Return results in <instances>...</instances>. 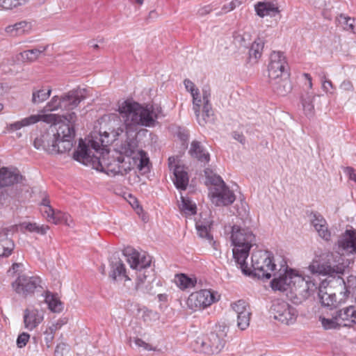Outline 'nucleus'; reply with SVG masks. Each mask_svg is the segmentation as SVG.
Masks as SVG:
<instances>
[{"instance_id": "nucleus-18", "label": "nucleus", "mask_w": 356, "mask_h": 356, "mask_svg": "<svg viewBox=\"0 0 356 356\" xmlns=\"http://www.w3.org/2000/svg\"><path fill=\"white\" fill-rule=\"evenodd\" d=\"M212 225L213 220L210 219V217L208 218L207 217L203 218L202 215L201 219L196 222L195 227L199 237L207 241L216 251H218L219 245L213 240V235L211 233V227Z\"/></svg>"}, {"instance_id": "nucleus-37", "label": "nucleus", "mask_w": 356, "mask_h": 356, "mask_svg": "<svg viewBox=\"0 0 356 356\" xmlns=\"http://www.w3.org/2000/svg\"><path fill=\"white\" fill-rule=\"evenodd\" d=\"M29 24H13L5 28V31L11 36H18L28 33L30 30Z\"/></svg>"}, {"instance_id": "nucleus-63", "label": "nucleus", "mask_w": 356, "mask_h": 356, "mask_svg": "<svg viewBox=\"0 0 356 356\" xmlns=\"http://www.w3.org/2000/svg\"><path fill=\"white\" fill-rule=\"evenodd\" d=\"M303 76L305 77V79L307 81L306 85L307 86L308 88L311 89L312 88V76H310V74H309L307 73H304L303 74Z\"/></svg>"}, {"instance_id": "nucleus-14", "label": "nucleus", "mask_w": 356, "mask_h": 356, "mask_svg": "<svg viewBox=\"0 0 356 356\" xmlns=\"http://www.w3.org/2000/svg\"><path fill=\"white\" fill-rule=\"evenodd\" d=\"M271 312L275 320L286 325L293 323L298 316L296 308L287 302L281 300H276L273 302Z\"/></svg>"}, {"instance_id": "nucleus-48", "label": "nucleus", "mask_w": 356, "mask_h": 356, "mask_svg": "<svg viewBox=\"0 0 356 356\" xmlns=\"http://www.w3.org/2000/svg\"><path fill=\"white\" fill-rule=\"evenodd\" d=\"M193 97V109L195 115H198L200 113L201 107H203V92L200 95V92H195Z\"/></svg>"}, {"instance_id": "nucleus-29", "label": "nucleus", "mask_w": 356, "mask_h": 356, "mask_svg": "<svg viewBox=\"0 0 356 356\" xmlns=\"http://www.w3.org/2000/svg\"><path fill=\"white\" fill-rule=\"evenodd\" d=\"M173 182L179 190H186L189 181L188 172L184 166L176 165L173 170Z\"/></svg>"}, {"instance_id": "nucleus-34", "label": "nucleus", "mask_w": 356, "mask_h": 356, "mask_svg": "<svg viewBox=\"0 0 356 356\" xmlns=\"http://www.w3.org/2000/svg\"><path fill=\"white\" fill-rule=\"evenodd\" d=\"M41 212L48 222H51L54 224H58V213L59 211L54 210L50 205L49 201L47 199H43L41 204Z\"/></svg>"}, {"instance_id": "nucleus-21", "label": "nucleus", "mask_w": 356, "mask_h": 356, "mask_svg": "<svg viewBox=\"0 0 356 356\" xmlns=\"http://www.w3.org/2000/svg\"><path fill=\"white\" fill-rule=\"evenodd\" d=\"M268 82L273 92L277 95L284 97L292 90V84L288 75L268 80Z\"/></svg>"}, {"instance_id": "nucleus-26", "label": "nucleus", "mask_w": 356, "mask_h": 356, "mask_svg": "<svg viewBox=\"0 0 356 356\" xmlns=\"http://www.w3.org/2000/svg\"><path fill=\"white\" fill-rule=\"evenodd\" d=\"M254 9L260 17L270 16L280 17V10L277 3L269 1H260L255 4Z\"/></svg>"}, {"instance_id": "nucleus-54", "label": "nucleus", "mask_w": 356, "mask_h": 356, "mask_svg": "<svg viewBox=\"0 0 356 356\" xmlns=\"http://www.w3.org/2000/svg\"><path fill=\"white\" fill-rule=\"evenodd\" d=\"M138 155L140 156V163L138 164V167L140 170H142L147 165L149 159L145 156V152L143 150L138 151L137 156Z\"/></svg>"}, {"instance_id": "nucleus-62", "label": "nucleus", "mask_w": 356, "mask_h": 356, "mask_svg": "<svg viewBox=\"0 0 356 356\" xmlns=\"http://www.w3.org/2000/svg\"><path fill=\"white\" fill-rule=\"evenodd\" d=\"M350 19V17L346 16L345 15L343 14H340L339 16L336 17V21L337 22H347Z\"/></svg>"}, {"instance_id": "nucleus-38", "label": "nucleus", "mask_w": 356, "mask_h": 356, "mask_svg": "<svg viewBox=\"0 0 356 356\" xmlns=\"http://www.w3.org/2000/svg\"><path fill=\"white\" fill-rule=\"evenodd\" d=\"M44 300L49 309L53 312L59 313L63 309V303L58 297L49 291L46 292Z\"/></svg>"}, {"instance_id": "nucleus-39", "label": "nucleus", "mask_w": 356, "mask_h": 356, "mask_svg": "<svg viewBox=\"0 0 356 356\" xmlns=\"http://www.w3.org/2000/svg\"><path fill=\"white\" fill-rule=\"evenodd\" d=\"M21 231L26 229L30 232H35L41 235H44L49 229L47 225H38L35 222H24L19 225Z\"/></svg>"}, {"instance_id": "nucleus-1", "label": "nucleus", "mask_w": 356, "mask_h": 356, "mask_svg": "<svg viewBox=\"0 0 356 356\" xmlns=\"http://www.w3.org/2000/svg\"><path fill=\"white\" fill-rule=\"evenodd\" d=\"M356 254V229H347L342 234L336 244V252L319 250L308 266L312 274L328 277L343 275L346 265L343 255Z\"/></svg>"}, {"instance_id": "nucleus-56", "label": "nucleus", "mask_w": 356, "mask_h": 356, "mask_svg": "<svg viewBox=\"0 0 356 356\" xmlns=\"http://www.w3.org/2000/svg\"><path fill=\"white\" fill-rule=\"evenodd\" d=\"M44 341L47 347H50L54 338V334L48 330L47 329L44 332Z\"/></svg>"}, {"instance_id": "nucleus-36", "label": "nucleus", "mask_w": 356, "mask_h": 356, "mask_svg": "<svg viewBox=\"0 0 356 356\" xmlns=\"http://www.w3.org/2000/svg\"><path fill=\"white\" fill-rule=\"evenodd\" d=\"M90 143L91 149L88 148L83 143V140H81L79 142V144L78 149L76 150L74 152V154L75 152L81 150L80 146L81 145L82 147L85 146L87 148V149L90 151L91 156L95 155V156H100V158H104L106 155L108 154V152L106 149H105L104 148H102V145H100L98 142H96L94 140H90Z\"/></svg>"}, {"instance_id": "nucleus-25", "label": "nucleus", "mask_w": 356, "mask_h": 356, "mask_svg": "<svg viewBox=\"0 0 356 356\" xmlns=\"http://www.w3.org/2000/svg\"><path fill=\"white\" fill-rule=\"evenodd\" d=\"M43 314L36 309H26L24 312V327L29 330L35 328L43 321Z\"/></svg>"}, {"instance_id": "nucleus-42", "label": "nucleus", "mask_w": 356, "mask_h": 356, "mask_svg": "<svg viewBox=\"0 0 356 356\" xmlns=\"http://www.w3.org/2000/svg\"><path fill=\"white\" fill-rule=\"evenodd\" d=\"M51 88H42L40 90H34L32 93V102L34 104H40L47 100L51 95Z\"/></svg>"}, {"instance_id": "nucleus-32", "label": "nucleus", "mask_w": 356, "mask_h": 356, "mask_svg": "<svg viewBox=\"0 0 356 356\" xmlns=\"http://www.w3.org/2000/svg\"><path fill=\"white\" fill-rule=\"evenodd\" d=\"M111 270L110 272V277L113 280H130L129 276L126 274L124 264L120 259H116L115 261H112L111 264Z\"/></svg>"}, {"instance_id": "nucleus-10", "label": "nucleus", "mask_w": 356, "mask_h": 356, "mask_svg": "<svg viewBox=\"0 0 356 356\" xmlns=\"http://www.w3.org/2000/svg\"><path fill=\"white\" fill-rule=\"evenodd\" d=\"M342 275L339 276L333 277H337V282L341 287L339 295L342 296V298L339 300L337 299V293L333 291L331 286H319L318 288V297L322 305L327 307H337L339 305L344 303L346 299L349 297L350 291L346 288L345 282L341 277Z\"/></svg>"}, {"instance_id": "nucleus-52", "label": "nucleus", "mask_w": 356, "mask_h": 356, "mask_svg": "<svg viewBox=\"0 0 356 356\" xmlns=\"http://www.w3.org/2000/svg\"><path fill=\"white\" fill-rule=\"evenodd\" d=\"M241 4V1L239 0H233L229 3L224 5L222 7V10L224 13L229 12L234 10L235 8L239 6Z\"/></svg>"}, {"instance_id": "nucleus-9", "label": "nucleus", "mask_w": 356, "mask_h": 356, "mask_svg": "<svg viewBox=\"0 0 356 356\" xmlns=\"http://www.w3.org/2000/svg\"><path fill=\"white\" fill-rule=\"evenodd\" d=\"M248 267L251 268L250 271L244 274H254L259 279H270L276 265L273 262V257L269 252L258 250L252 254L251 264Z\"/></svg>"}, {"instance_id": "nucleus-17", "label": "nucleus", "mask_w": 356, "mask_h": 356, "mask_svg": "<svg viewBox=\"0 0 356 356\" xmlns=\"http://www.w3.org/2000/svg\"><path fill=\"white\" fill-rule=\"evenodd\" d=\"M231 307L236 314L237 327L241 330H246L250 325L252 315L248 303L243 300H239L232 303Z\"/></svg>"}, {"instance_id": "nucleus-13", "label": "nucleus", "mask_w": 356, "mask_h": 356, "mask_svg": "<svg viewBox=\"0 0 356 356\" xmlns=\"http://www.w3.org/2000/svg\"><path fill=\"white\" fill-rule=\"evenodd\" d=\"M41 283L42 280L38 276L22 274L12 283V287L16 293L26 298L33 294L39 289H42Z\"/></svg>"}, {"instance_id": "nucleus-33", "label": "nucleus", "mask_w": 356, "mask_h": 356, "mask_svg": "<svg viewBox=\"0 0 356 356\" xmlns=\"http://www.w3.org/2000/svg\"><path fill=\"white\" fill-rule=\"evenodd\" d=\"M35 123H37L36 117L30 115L27 118L22 119L21 120L7 124L5 128L4 133H11L19 130L23 127H28Z\"/></svg>"}, {"instance_id": "nucleus-5", "label": "nucleus", "mask_w": 356, "mask_h": 356, "mask_svg": "<svg viewBox=\"0 0 356 356\" xmlns=\"http://www.w3.org/2000/svg\"><path fill=\"white\" fill-rule=\"evenodd\" d=\"M231 241L234 246L233 258L237 266L243 273L249 272L251 268L248 267L246 260L250 248L256 243L254 234L250 228L234 225L232 228Z\"/></svg>"}, {"instance_id": "nucleus-20", "label": "nucleus", "mask_w": 356, "mask_h": 356, "mask_svg": "<svg viewBox=\"0 0 356 356\" xmlns=\"http://www.w3.org/2000/svg\"><path fill=\"white\" fill-rule=\"evenodd\" d=\"M310 222L317 232L318 236L325 241L331 239V233L328 229L325 219L322 215L316 212H312L309 215Z\"/></svg>"}, {"instance_id": "nucleus-3", "label": "nucleus", "mask_w": 356, "mask_h": 356, "mask_svg": "<svg viewBox=\"0 0 356 356\" xmlns=\"http://www.w3.org/2000/svg\"><path fill=\"white\" fill-rule=\"evenodd\" d=\"M74 135L72 124L63 123L58 126L56 134L44 133L35 138L33 145L37 149H42L50 154L65 153L72 148Z\"/></svg>"}, {"instance_id": "nucleus-59", "label": "nucleus", "mask_w": 356, "mask_h": 356, "mask_svg": "<svg viewBox=\"0 0 356 356\" xmlns=\"http://www.w3.org/2000/svg\"><path fill=\"white\" fill-rule=\"evenodd\" d=\"M345 172L348 175L349 179L356 182V170L352 167H347L345 169Z\"/></svg>"}, {"instance_id": "nucleus-46", "label": "nucleus", "mask_w": 356, "mask_h": 356, "mask_svg": "<svg viewBox=\"0 0 356 356\" xmlns=\"http://www.w3.org/2000/svg\"><path fill=\"white\" fill-rule=\"evenodd\" d=\"M29 1L30 0H0V7L4 9H12L17 6H23Z\"/></svg>"}, {"instance_id": "nucleus-61", "label": "nucleus", "mask_w": 356, "mask_h": 356, "mask_svg": "<svg viewBox=\"0 0 356 356\" xmlns=\"http://www.w3.org/2000/svg\"><path fill=\"white\" fill-rule=\"evenodd\" d=\"M343 29L347 31H350L354 34H356V24H343Z\"/></svg>"}, {"instance_id": "nucleus-16", "label": "nucleus", "mask_w": 356, "mask_h": 356, "mask_svg": "<svg viewBox=\"0 0 356 356\" xmlns=\"http://www.w3.org/2000/svg\"><path fill=\"white\" fill-rule=\"evenodd\" d=\"M130 267L137 270H145L151 264V257L145 252H139L135 249L127 248L124 250Z\"/></svg>"}, {"instance_id": "nucleus-60", "label": "nucleus", "mask_w": 356, "mask_h": 356, "mask_svg": "<svg viewBox=\"0 0 356 356\" xmlns=\"http://www.w3.org/2000/svg\"><path fill=\"white\" fill-rule=\"evenodd\" d=\"M340 88L343 90L350 91L353 89V86L350 81H344L341 83Z\"/></svg>"}, {"instance_id": "nucleus-58", "label": "nucleus", "mask_w": 356, "mask_h": 356, "mask_svg": "<svg viewBox=\"0 0 356 356\" xmlns=\"http://www.w3.org/2000/svg\"><path fill=\"white\" fill-rule=\"evenodd\" d=\"M213 8V4L204 6L199 8V10H197V14L201 16L209 14L212 10Z\"/></svg>"}, {"instance_id": "nucleus-28", "label": "nucleus", "mask_w": 356, "mask_h": 356, "mask_svg": "<svg viewBox=\"0 0 356 356\" xmlns=\"http://www.w3.org/2000/svg\"><path fill=\"white\" fill-rule=\"evenodd\" d=\"M188 153L191 157L196 159L204 164L209 163L210 161L209 153L199 141L193 140L191 142Z\"/></svg>"}, {"instance_id": "nucleus-15", "label": "nucleus", "mask_w": 356, "mask_h": 356, "mask_svg": "<svg viewBox=\"0 0 356 356\" xmlns=\"http://www.w3.org/2000/svg\"><path fill=\"white\" fill-rule=\"evenodd\" d=\"M287 67L288 64L284 54L281 51H273L268 66L269 80L288 75L286 71Z\"/></svg>"}, {"instance_id": "nucleus-40", "label": "nucleus", "mask_w": 356, "mask_h": 356, "mask_svg": "<svg viewBox=\"0 0 356 356\" xmlns=\"http://www.w3.org/2000/svg\"><path fill=\"white\" fill-rule=\"evenodd\" d=\"M320 321L323 327L326 330L337 329L342 327L341 323L338 321V317L335 312L331 314V317L320 316Z\"/></svg>"}, {"instance_id": "nucleus-4", "label": "nucleus", "mask_w": 356, "mask_h": 356, "mask_svg": "<svg viewBox=\"0 0 356 356\" xmlns=\"http://www.w3.org/2000/svg\"><path fill=\"white\" fill-rule=\"evenodd\" d=\"M272 276L275 277L271 282L273 289L284 291L290 289L295 292L296 296H300V302L307 299L318 288V283L312 280L309 277L306 279L302 275L295 274L292 270H286L284 275L280 274L278 277H276L274 271Z\"/></svg>"}, {"instance_id": "nucleus-53", "label": "nucleus", "mask_w": 356, "mask_h": 356, "mask_svg": "<svg viewBox=\"0 0 356 356\" xmlns=\"http://www.w3.org/2000/svg\"><path fill=\"white\" fill-rule=\"evenodd\" d=\"M184 83L186 89L191 92V96H193L195 92H199V90L195 87V84L189 79H185Z\"/></svg>"}, {"instance_id": "nucleus-30", "label": "nucleus", "mask_w": 356, "mask_h": 356, "mask_svg": "<svg viewBox=\"0 0 356 356\" xmlns=\"http://www.w3.org/2000/svg\"><path fill=\"white\" fill-rule=\"evenodd\" d=\"M49 47V45H39L35 48L21 52L17 59L22 62H33L36 60Z\"/></svg>"}, {"instance_id": "nucleus-19", "label": "nucleus", "mask_w": 356, "mask_h": 356, "mask_svg": "<svg viewBox=\"0 0 356 356\" xmlns=\"http://www.w3.org/2000/svg\"><path fill=\"white\" fill-rule=\"evenodd\" d=\"M210 89L208 87L203 88L202 115L200 116V113L198 115H195L197 122L201 126H204L205 124L211 122L213 120V111L210 104Z\"/></svg>"}, {"instance_id": "nucleus-27", "label": "nucleus", "mask_w": 356, "mask_h": 356, "mask_svg": "<svg viewBox=\"0 0 356 356\" xmlns=\"http://www.w3.org/2000/svg\"><path fill=\"white\" fill-rule=\"evenodd\" d=\"M335 312L342 327H350L353 324H356L355 310L353 305L343 307Z\"/></svg>"}, {"instance_id": "nucleus-24", "label": "nucleus", "mask_w": 356, "mask_h": 356, "mask_svg": "<svg viewBox=\"0 0 356 356\" xmlns=\"http://www.w3.org/2000/svg\"><path fill=\"white\" fill-rule=\"evenodd\" d=\"M135 156H123L120 155L116 158L115 165H117V168H112L113 175H124L134 168L136 164Z\"/></svg>"}, {"instance_id": "nucleus-44", "label": "nucleus", "mask_w": 356, "mask_h": 356, "mask_svg": "<svg viewBox=\"0 0 356 356\" xmlns=\"http://www.w3.org/2000/svg\"><path fill=\"white\" fill-rule=\"evenodd\" d=\"M181 209L187 215H193L196 213V205L188 198L181 196Z\"/></svg>"}, {"instance_id": "nucleus-22", "label": "nucleus", "mask_w": 356, "mask_h": 356, "mask_svg": "<svg viewBox=\"0 0 356 356\" xmlns=\"http://www.w3.org/2000/svg\"><path fill=\"white\" fill-rule=\"evenodd\" d=\"M31 116L36 117L37 122L42 121L47 123L54 124L60 121L61 118H63L68 122L67 124H72L73 128L74 124L76 120V115L74 112H70L66 115H63L62 116L51 113L47 114L46 113H41L40 114L38 115H31Z\"/></svg>"}, {"instance_id": "nucleus-23", "label": "nucleus", "mask_w": 356, "mask_h": 356, "mask_svg": "<svg viewBox=\"0 0 356 356\" xmlns=\"http://www.w3.org/2000/svg\"><path fill=\"white\" fill-rule=\"evenodd\" d=\"M22 176L17 170L8 168H0V188L10 186L20 182Z\"/></svg>"}, {"instance_id": "nucleus-57", "label": "nucleus", "mask_w": 356, "mask_h": 356, "mask_svg": "<svg viewBox=\"0 0 356 356\" xmlns=\"http://www.w3.org/2000/svg\"><path fill=\"white\" fill-rule=\"evenodd\" d=\"M131 343H134V345L138 348L141 347L145 350H147L149 348V344L138 338H134L133 341H131Z\"/></svg>"}, {"instance_id": "nucleus-2", "label": "nucleus", "mask_w": 356, "mask_h": 356, "mask_svg": "<svg viewBox=\"0 0 356 356\" xmlns=\"http://www.w3.org/2000/svg\"><path fill=\"white\" fill-rule=\"evenodd\" d=\"M118 111L127 131H134L140 126H154L162 109L158 105L143 106L136 102L127 100L119 106Z\"/></svg>"}, {"instance_id": "nucleus-45", "label": "nucleus", "mask_w": 356, "mask_h": 356, "mask_svg": "<svg viewBox=\"0 0 356 356\" xmlns=\"http://www.w3.org/2000/svg\"><path fill=\"white\" fill-rule=\"evenodd\" d=\"M147 271L146 269L138 270L137 275V280L136 287L137 289H140L143 288V286L147 283L148 284L151 282V280L149 278V274H147Z\"/></svg>"}, {"instance_id": "nucleus-6", "label": "nucleus", "mask_w": 356, "mask_h": 356, "mask_svg": "<svg viewBox=\"0 0 356 356\" xmlns=\"http://www.w3.org/2000/svg\"><path fill=\"white\" fill-rule=\"evenodd\" d=\"M227 331L228 327L225 325L216 326L213 332L197 337L191 343V347L196 353L218 354L225 346Z\"/></svg>"}, {"instance_id": "nucleus-55", "label": "nucleus", "mask_w": 356, "mask_h": 356, "mask_svg": "<svg viewBox=\"0 0 356 356\" xmlns=\"http://www.w3.org/2000/svg\"><path fill=\"white\" fill-rule=\"evenodd\" d=\"M66 323L65 321L59 319L55 323H53L51 325H50L47 329L51 332L52 333L55 334L56 331L59 330L65 323Z\"/></svg>"}, {"instance_id": "nucleus-11", "label": "nucleus", "mask_w": 356, "mask_h": 356, "mask_svg": "<svg viewBox=\"0 0 356 356\" xmlns=\"http://www.w3.org/2000/svg\"><path fill=\"white\" fill-rule=\"evenodd\" d=\"M81 147V150L75 152L73 154V158L74 160L81 162L85 165L90 164L92 168L96 169L97 170L106 172L107 174L111 172L113 174L112 168H117L118 165H115L114 159L113 162H108L106 159V156L104 158H100V156L90 155V151L87 149V148L83 146Z\"/></svg>"}, {"instance_id": "nucleus-50", "label": "nucleus", "mask_w": 356, "mask_h": 356, "mask_svg": "<svg viewBox=\"0 0 356 356\" xmlns=\"http://www.w3.org/2000/svg\"><path fill=\"white\" fill-rule=\"evenodd\" d=\"M58 223H64L67 226L71 225V222H72L71 216L65 213H63L60 211L58 213Z\"/></svg>"}, {"instance_id": "nucleus-7", "label": "nucleus", "mask_w": 356, "mask_h": 356, "mask_svg": "<svg viewBox=\"0 0 356 356\" xmlns=\"http://www.w3.org/2000/svg\"><path fill=\"white\" fill-rule=\"evenodd\" d=\"M206 184L211 185V201L217 206H226L232 204L236 197L234 193L225 185L222 178L210 168L204 170Z\"/></svg>"}, {"instance_id": "nucleus-31", "label": "nucleus", "mask_w": 356, "mask_h": 356, "mask_svg": "<svg viewBox=\"0 0 356 356\" xmlns=\"http://www.w3.org/2000/svg\"><path fill=\"white\" fill-rule=\"evenodd\" d=\"M138 141L136 138H128L122 143L119 147V152L125 156H135L138 152Z\"/></svg>"}, {"instance_id": "nucleus-12", "label": "nucleus", "mask_w": 356, "mask_h": 356, "mask_svg": "<svg viewBox=\"0 0 356 356\" xmlns=\"http://www.w3.org/2000/svg\"><path fill=\"white\" fill-rule=\"evenodd\" d=\"M219 298L220 295L217 292L202 289L192 293L187 299L186 305L193 311L201 310L217 302Z\"/></svg>"}, {"instance_id": "nucleus-49", "label": "nucleus", "mask_w": 356, "mask_h": 356, "mask_svg": "<svg viewBox=\"0 0 356 356\" xmlns=\"http://www.w3.org/2000/svg\"><path fill=\"white\" fill-rule=\"evenodd\" d=\"M322 89L327 93L333 92V85L330 80L327 79L325 74H323L321 77Z\"/></svg>"}, {"instance_id": "nucleus-47", "label": "nucleus", "mask_w": 356, "mask_h": 356, "mask_svg": "<svg viewBox=\"0 0 356 356\" xmlns=\"http://www.w3.org/2000/svg\"><path fill=\"white\" fill-rule=\"evenodd\" d=\"M314 97L308 95L306 98H303L302 104L305 113L307 116H312L314 114V106L313 105Z\"/></svg>"}, {"instance_id": "nucleus-64", "label": "nucleus", "mask_w": 356, "mask_h": 356, "mask_svg": "<svg viewBox=\"0 0 356 356\" xmlns=\"http://www.w3.org/2000/svg\"><path fill=\"white\" fill-rule=\"evenodd\" d=\"M234 138L241 143H245V137L243 134L235 132L234 133Z\"/></svg>"}, {"instance_id": "nucleus-41", "label": "nucleus", "mask_w": 356, "mask_h": 356, "mask_svg": "<svg viewBox=\"0 0 356 356\" xmlns=\"http://www.w3.org/2000/svg\"><path fill=\"white\" fill-rule=\"evenodd\" d=\"M5 237L0 240V257H7L11 254L15 245L13 241L7 237V234H4Z\"/></svg>"}, {"instance_id": "nucleus-51", "label": "nucleus", "mask_w": 356, "mask_h": 356, "mask_svg": "<svg viewBox=\"0 0 356 356\" xmlns=\"http://www.w3.org/2000/svg\"><path fill=\"white\" fill-rule=\"evenodd\" d=\"M30 335L26 332L20 334L17 339V345L19 348L24 347L29 341Z\"/></svg>"}, {"instance_id": "nucleus-8", "label": "nucleus", "mask_w": 356, "mask_h": 356, "mask_svg": "<svg viewBox=\"0 0 356 356\" xmlns=\"http://www.w3.org/2000/svg\"><path fill=\"white\" fill-rule=\"evenodd\" d=\"M86 90L77 88L58 96H54L43 107L40 113L56 111H70L78 106L79 103L86 99Z\"/></svg>"}, {"instance_id": "nucleus-35", "label": "nucleus", "mask_w": 356, "mask_h": 356, "mask_svg": "<svg viewBox=\"0 0 356 356\" xmlns=\"http://www.w3.org/2000/svg\"><path fill=\"white\" fill-rule=\"evenodd\" d=\"M264 42L261 38L256 39L252 44L249 50V59L257 63L261 58L264 49Z\"/></svg>"}, {"instance_id": "nucleus-43", "label": "nucleus", "mask_w": 356, "mask_h": 356, "mask_svg": "<svg viewBox=\"0 0 356 356\" xmlns=\"http://www.w3.org/2000/svg\"><path fill=\"white\" fill-rule=\"evenodd\" d=\"M175 282L179 288L184 290L195 286L196 281L184 274H180L175 276Z\"/></svg>"}]
</instances>
